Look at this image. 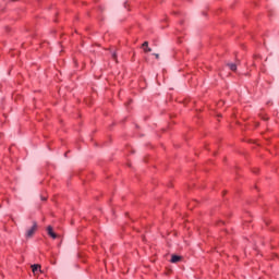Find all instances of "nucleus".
Returning a JSON list of instances; mask_svg holds the SVG:
<instances>
[{
	"label": "nucleus",
	"instance_id": "obj_1",
	"mask_svg": "<svg viewBox=\"0 0 279 279\" xmlns=\"http://www.w3.org/2000/svg\"><path fill=\"white\" fill-rule=\"evenodd\" d=\"M38 228V223L33 222V227L26 232L27 239H31V236H34V232H36Z\"/></svg>",
	"mask_w": 279,
	"mask_h": 279
},
{
	"label": "nucleus",
	"instance_id": "obj_2",
	"mask_svg": "<svg viewBox=\"0 0 279 279\" xmlns=\"http://www.w3.org/2000/svg\"><path fill=\"white\" fill-rule=\"evenodd\" d=\"M142 49L144 50V53H151V48H149V41H144L142 44Z\"/></svg>",
	"mask_w": 279,
	"mask_h": 279
},
{
	"label": "nucleus",
	"instance_id": "obj_3",
	"mask_svg": "<svg viewBox=\"0 0 279 279\" xmlns=\"http://www.w3.org/2000/svg\"><path fill=\"white\" fill-rule=\"evenodd\" d=\"M47 232H48L49 236H51V239H58V234H56V233L53 232V227L48 226V227H47Z\"/></svg>",
	"mask_w": 279,
	"mask_h": 279
},
{
	"label": "nucleus",
	"instance_id": "obj_4",
	"mask_svg": "<svg viewBox=\"0 0 279 279\" xmlns=\"http://www.w3.org/2000/svg\"><path fill=\"white\" fill-rule=\"evenodd\" d=\"M181 260H182V256L175 255V254L171 255L170 263L175 264V263H180Z\"/></svg>",
	"mask_w": 279,
	"mask_h": 279
},
{
	"label": "nucleus",
	"instance_id": "obj_5",
	"mask_svg": "<svg viewBox=\"0 0 279 279\" xmlns=\"http://www.w3.org/2000/svg\"><path fill=\"white\" fill-rule=\"evenodd\" d=\"M32 269H33V274H36V271L39 269L40 272H43V270L40 269V265L38 264H35V265H32L31 266Z\"/></svg>",
	"mask_w": 279,
	"mask_h": 279
},
{
	"label": "nucleus",
	"instance_id": "obj_6",
	"mask_svg": "<svg viewBox=\"0 0 279 279\" xmlns=\"http://www.w3.org/2000/svg\"><path fill=\"white\" fill-rule=\"evenodd\" d=\"M227 66H229L231 71H236V63H227Z\"/></svg>",
	"mask_w": 279,
	"mask_h": 279
},
{
	"label": "nucleus",
	"instance_id": "obj_7",
	"mask_svg": "<svg viewBox=\"0 0 279 279\" xmlns=\"http://www.w3.org/2000/svg\"><path fill=\"white\" fill-rule=\"evenodd\" d=\"M112 58L116 62H119V60L117 59V52H112Z\"/></svg>",
	"mask_w": 279,
	"mask_h": 279
},
{
	"label": "nucleus",
	"instance_id": "obj_8",
	"mask_svg": "<svg viewBox=\"0 0 279 279\" xmlns=\"http://www.w3.org/2000/svg\"><path fill=\"white\" fill-rule=\"evenodd\" d=\"M156 60H160V53H154Z\"/></svg>",
	"mask_w": 279,
	"mask_h": 279
},
{
	"label": "nucleus",
	"instance_id": "obj_9",
	"mask_svg": "<svg viewBox=\"0 0 279 279\" xmlns=\"http://www.w3.org/2000/svg\"><path fill=\"white\" fill-rule=\"evenodd\" d=\"M41 199H43L44 202H46V201H47V198H46V197H41Z\"/></svg>",
	"mask_w": 279,
	"mask_h": 279
},
{
	"label": "nucleus",
	"instance_id": "obj_10",
	"mask_svg": "<svg viewBox=\"0 0 279 279\" xmlns=\"http://www.w3.org/2000/svg\"><path fill=\"white\" fill-rule=\"evenodd\" d=\"M143 240L145 241V235L143 236Z\"/></svg>",
	"mask_w": 279,
	"mask_h": 279
},
{
	"label": "nucleus",
	"instance_id": "obj_11",
	"mask_svg": "<svg viewBox=\"0 0 279 279\" xmlns=\"http://www.w3.org/2000/svg\"><path fill=\"white\" fill-rule=\"evenodd\" d=\"M218 117H221V114H218Z\"/></svg>",
	"mask_w": 279,
	"mask_h": 279
}]
</instances>
